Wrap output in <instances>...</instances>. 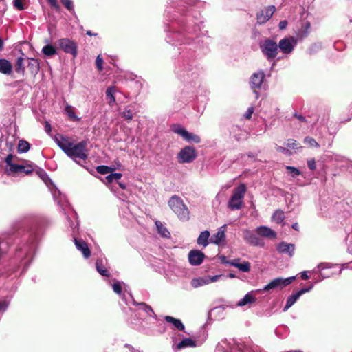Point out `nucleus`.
<instances>
[{"label": "nucleus", "instance_id": "6e6d98bb", "mask_svg": "<svg viewBox=\"0 0 352 352\" xmlns=\"http://www.w3.org/2000/svg\"><path fill=\"white\" fill-rule=\"evenodd\" d=\"M253 112H254V108L253 107L248 108V111H246V113L244 115V117L246 119H250Z\"/></svg>", "mask_w": 352, "mask_h": 352}, {"label": "nucleus", "instance_id": "bb28decb", "mask_svg": "<svg viewBox=\"0 0 352 352\" xmlns=\"http://www.w3.org/2000/svg\"><path fill=\"white\" fill-rule=\"evenodd\" d=\"M116 93V87L112 86L107 88L106 91V97L109 100L108 103L109 105L113 106L116 103V98L114 94Z\"/></svg>", "mask_w": 352, "mask_h": 352}, {"label": "nucleus", "instance_id": "4c0bfd02", "mask_svg": "<svg viewBox=\"0 0 352 352\" xmlns=\"http://www.w3.org/2000/svg\"><path fill=\"white\" fill-rule=\"evenodd\" d=\"M114 170H115V168H112V167H109V166H104V165L98 166L96 168L97 172L100 174H103V175L109 173L113 171Z\"/></svg>", "mask_w": 352, "mask_h": 352}, {"label": "nucleus", "instance_id": "aec40b11", "mask_svg": "<svg viewBox=\"0 0 352 352\" xmlns=\"http://www.w3.org/2000/svg\"><path fill=\"white\" fill-rule=\"evenodd\" d=\"M228 263L231 266L238 268L243 272H248L250 270V263L248 261H243L241 263L239 262V259H234L228 262Z\"/></svg>", "mask_w": 352, "mask_h": 352}, {"label": "nucleus", "instance_id": "052dcab7", "mask_svg": "<svg viewBox=\"0 0 352 352\" xmlns=\"http://www.w3.org/2000/svg\"><path fill=\"white\" fill-rule=\"evenodd\" d=\"M287 21H285V20H283V21H280L279 25H278L279 28H280V30H284V29H285V28H286V27H287Z\"/></svg>", "mask_w": 352, "mask_h": 352}, {"label": "nucleus", "instance_id": "2f4dec72", "mask_svg": "<svg viewBox=\"0 0 352 352\" xmlns=\"http://www.w3.org/2000/svg\"><path fill=\"white\" fill-rule=\"evenodd\" d=\"M96 270L100 274L103 276H109V274L108 273L107 270L103 265L102 259H98L96 262Z\"/></svg>", "mask_w": 352, "mask_h": 352}, {"label": "nucleus", "instance_id": "09e8293b", "mask_svg": "<svg viewBox=\"0 0 352 352\" xmlns=\"http://www.w3.org/2000/svg\"><path fill=\"white\" fill-rule=\"evenodd\" d=\"M112 287H113L114 292H116L118 295L122 294V286H121V283L120 282L117 281V282L114 283L113 285H112Z\"/></svg>", "mask_w": 352, "mask_h": 352}, {"label": "nucleus", "instance_id": "864d4df0", "mask_svg": "<svg viewBox=\"0 0 352 352\" xmlns=\"http://www.w3.org/2000/svg\"><path fill=\"white\" fill-rule=\"evenodd\" d=\"M286 145L288 148H290L292 149H295L298 148V143L294 140H289Z\"/></svg>", "mask_w": 352, "mask_h": 352}, {"label": "nucleus", "instance_id": "e2e57ef3", "mask_svg": "<svg viewBox=\"0 0 352 352\" xmlns=\"http://www.w3.org/2000/svg\"><path fill=\"white\" fill-rule=\"evenodd\" d=\"M67 220L70 224V227H71L72 230H74L78 226V222H76V224L75 225V223L71 221V219L69 217H67Z\"/></svg>", "mask_w": 352, "mask_h": 352}, {"label": "nucleus", "instance_id": "39448f33", "mask_svg": "<svg viewBox=\"0 0 352 352\" xmlns=\"http://www.w3.org/2000/svg\"><path fill=\"white\" fill-rule=\"evenodd\" d=\"M295 276L289 278H276L266 285L263 289L257 290L258 292H267L274 289H283L289 285L294 280Z\"/></svg>", "mask_w": 352, "mask_h": 352}, {"label": "nucleus", "instance_id": "72a5a7b5", "mask_svg": "<svg viewBox=\"0 0 352 352\" xmlns=\"http://www.w3.org/2000/svg\"><path fill=\"white\" fill-rule=\"evenodd\" d=\"M140 307V309L144 311L148 316L156 318L157 316L153 311L151 306L146 305L144 302H140L138 304Z\"/></svg>", "mask_w": 352, "mask_h": 352}, {"label": "nucleus", "instance_id": "603ef678", "mask_svg": "<svg viewBox=\"0 0 352 352\" xmlns=\"http://www.w3.org/2000/svg\"><path fill=\"white\" fill-rule=\"evenodd\" d=\"M14 6L19 10H23L24 9V6L22 3V0H14L13 1Z\"/></svg>", "mask_w": 352, "mask_h": 352}, {"label": "nucleus", "instance_id": "79ce46f5", "mask_svg": "<svg viewBox=\"0 0 352 352\" xmlns=\"http://www.w3.org/2000/svg\"><path fill=\"white\" fill-rule=\"evenodd\" d=\"M120 115L122 118L129 121L131 120L133 118V112L130 109H124L122 113H120Z\"/></svg>", "mask_w": 352, "mask_h": 352}, {"label": "nucleus", "instance_id": "6e6552de", "mask_svg": "<svg viewBox=\"0 0 352 352\" xmlns=\"http://www.w3.org/2000/svg\"><path fill=\"white\" fill-rule=\"evenodd\" d=\"M296 44L297 40L294 37H285L279 41L278 47L283 53L289 54L292 52Z\"/></svg>", "mask_w": 352, "mask_h": 352}, {"label": "nucleus", "instance_id": "5701e85b", "mask_svg": "<svg viewBox=\"0 0 352 352\" xmlns=\"http://www.w3.org/2000/svg\"><path fill=\"white\" fill-rule=\"evenodd\" d=\"M26 64L28 67L32 74H36L39 70V63L38 60L32 58H26Z\"/></svg>", "mask_w": 352, "mask_h": 352}, {"label": "nucleus", "instance_id": "a211bd4d", "mask_svg": "<svg viewBox=\"0 0 352 352\" xmlns=\"http://www.w3.org/2000/svg\"><path fill=\"white\" fill-rule=\"evenodd\" d=\"M256 233L264 238H268V239H276V233L272 230L271 228L261 226H258L256 229Z\"/></svg>", "mask_w": 352, "mask_h": 352}, {"label": "nucleus", "instance_id": "412c9836", "mask_svg": "<svg viewBox=\"0 0 352 352\" xmlns=\"http://www.w3.org/2000/svg\"><path fill=\"white\" fill-rule=\"evenodd\" d=\"M164 319L167 322L172 324L175 328L179 331H184L185 327L181 320L170 316H165Z\"/></svg>", "mask_w": 352, "mask_h": 352}, {"label": "nucleus", "instance_id": "680f3d73", "mask_svg": "<svg viewBox=\"0 0 352 352\" xmlns=\"http://www.w3.org/2000/svg\"><path fill=\"white\" fill-rule=\"evenodd\" d=\"M45 131L48 134H50L52 131L51 125L48 122H46L45 124Z\"/></svg>", "mask_w": 352, "mask_h": 352}, {"label": "nucleus", "instance_id": "de8ad7c7", "mask_svg": "<svg viewBox=\"0 0 352 352\" xmlns=\"http://www.w3.org/2000/svg\"><path fill=\"white\" fill-rule=\"evenodd\" d=\"M224 277L223 275H215V276H206L207 280L208 281V284L214 282H217L221 279V278Z\"/></svg>", "mask_w": 352, "mask_h": 352}, {"label": "nucleus", "instance_id": "f3484780", "mask_svg": "<svg viewBox=\"0 0 352 352\" xmlns=\"http://www.w3.org/2000/svg\"><path fill=\"white\" fill-rule=\"evenodd\" d=\"M74 241L76 248L82 253L84 257L86 258H89L91 252L87 243L80 239L74 238Z\"/></svg>", "mask_w": 352, "mask_h": 352}, {"label": "nucleus", "instance_id": "dca6fc26", "mask_svg": "<svg viewBox=\"0 0 352 352\" xmlns=\"http://www.w3.org/2000/svg\"><path fill=\"white\" fill-rule=\"evenodd\" d=\"M256 301L255 292L251 291L248 292L243 298L239 300L236 303L238 307H243L245 305H250Z\"/></svg>", "mask_w": 352, "mask_h": 352}, {"label": "nucleus", "instance_id": "3c124183", "mask_svg": "<svg viewBox=\"0 0 352 352\" xmlns=\"http://www.w3.org/2000/svg\"><path fill=\"white\" fill-rule=\"evenodd\" d=\"M12 155L11 154L7 155V157L5 159V162L7 164V168L6 171L8 172V169L9 168H11L12 165H16L15 164L12 163Z\"/></svg>", "mask_w": 352, "mask_h": 352}, {"label": "nucleus", "instance_id": "58836bf2", "mask_svg": "<svg viewBox=\"0 0 352 352\" xmlns=\"http://www.w3.org/2000/svg\"><path fill=\"white\" fill-rule=\"evenodd\" d=\"M122 175L121 173H114L107 175L105 177V180L107 183H111L114 180L118 181L122 177Z\"/></svg>", "mask_w": 352, "mask_h": 352}, {"label": "nucleus", "instance_id": "8fccbe9b", "mask_svg": "<svg viewBox=\"0 0 352 352\" xmlns=\"http://www.w3.org/2000/svg\"><path fill=\"white\" fill-rule=\"evenodd\" d=\"M331 264L329 263H320L318 266H317V268L316 269H314V272H316V270L318 271H322L324 269H326V268H330L331 267Z\"/></svg>", "mask_w": 352, "mask_h": 352}, {"label": "nucleus", "instance_id": "4468645a", "mask_svg": "<svg viewBox=\"0 0 352 352\" xmlns=\"http://www.w3.org/2000/svg\"><path fill=\"white\" fill-rule=\"evenodd\" d=\"M204 257V254L198 250H191L188 253V261L192 265H199Z\"/></svg>", "mask_w": 352, "mask_h": 352}, {"label": "nucleus", "instance_id": "e433bc0d", "mask_svg": "<svg viewBox=\"0 0 352 352\" xmlns=\"http://www.w3.org/2000/svg\"><path fill=\"white\" fill-rule=\"evenodd\" d=\"M172 131L175 133L180 135L184 139L187 135V131L180 125H173L172 126Z\"/></svg>", "mask_w": 352, "mask_h": 352}, {"label": "nucleus", "instance_id": "f704fd0d", "mask_svg": "<svg viewBox=\"0 0 352 352\" xmlns=\"http://www.w3.org/2000/svg\"><path fill=\"white\" fill-rule=\"evenodd\" d=\"M42 52L47 56H51L56 54V50L52 45H47L43 47Z\"/></svg>", "mask_w": 352, "mask_h": 352}, {"label": "nucleus", "instance_id": "4d7b16f0", "mask_svg": "<svg viewBox=\"0 0 352 352\" xmlns=\"http://www.w3.org/2000/svg\"><path fill=\"white\" fill-rule=\"evenodd\" d=\"M47 1L50 3L52 7H53L54 8H55L56 10L59 9V5L57 2V0H47Z\"/></svg>", "mask_w": 352, "mask_h": 352}, {"label": "nucleus", "instance_id": "a19ab883", "mask_svg": "<svg viewBox=\"0 0 352 352\" xmlns=\"http://www.w3.org/2000/svg\"><path fill=\"white\" fill-rule=\"evenodd\" d=\"M285 168L288 171V173L294 178L300 175V171L296 167L287 166Z\"/></svg>", "mask_w": 352, "mask_h": 352}, {"label": "nucleus", "instance_id": "f257e3e1", "mask_svg": "<svg viewBox=\"0 0 352 352\" xmlns=\"http://www.w3.org/2000/svg\"><path fill=\"white\" fill-rule=\"evenodd\" d=\"M168 206L179 219L182 221L189 219L188 209L179 197L176 195L173 196L168 201Z\"/></svg>", "mask_w": 352, "mask_h": 352}, {"label": "nucleus", "instance_id": "ddd939ff", "mask_svg": "<svg viewBox=\"0 0 352 352\" xmlns=\"http://www.w3.org/2000/svg\"><path fill=\"white\" fill-rule=\"evenodd\" d=\"M265 78V73L260 70L254 72L250 77V85L252 89L260 88Z\"/></svg>", "mask_w": 352, "mask_h": 352}, {"label": "nucleus", "instance_id": "f03ea898", "mask_svg": "<svg viewBox=\"0 0 352 352\" xmlns=\"http://www.w3.org/2000/svg\"><path fill=\"white\" fill-rule=\"evenodd\" d=\"M86 145L85 142H80L76 144L72 143V146H70L65 154L78 164V159L82 160L87 159Z\"/></svg>", "mask_w": 352, "mask_h": 352}, {"label": "nucleus", "instance_id": "0eeeda50", "mask_svg": "<svg viewBox=\"0 0 352 352\" xmlns=\"http://www.w3.org/2000/svg\"><path fill=\"white\" fill-rule=\"evenodd\" d=\"M172 349L175 352L184 349L188 347H196L201 345L202 342L198 343L195 340L190 338L183 339L179 342H177L175 337H172Z\"/></svg>", "mask_w": 352, "mask_h": 352}, {"label": "nucleus", "instance_id": "ea45409f", "mask_svg": "<svg viewBox=\"0 0 352 352\" xmlns=\"http://www.w3.org/2000/svg\"><path fill=\"white\" fill-rule=\"evenodd\" d=\"M184 140L189 141V142L190 141L194 142L195 143H199L201 142V139L198 135H197L194 133H189L188 131H187V135H186Z\"/></svg>", "mask_w": 352, "mask_h": 352}, {"label": "nucleus", "instance_id": "4be33fe9", "mask_svg": "<svg viewBox=\"0 0 352 352\" xmlns=\"http://www.w3.org/2000/svg\"><path fill=\"white\" fill-rule=\"evenodd\" d=\"M225 227L226 226L221 227L217 232L212 236L211 239L212 243L218 245L225 240Z\"/></svg>", "mask_w": 352, "mask_h": 352}, {"label": "nucleus", "instance_id": "774afa93", "mask_svg": "<svg viewBox=\"0 0 352 352\" xmlns=\"http://www.w3.org/2000/svg\"><path fill=\"white\" fill-rule=\"evenodd\" d=\"M301 278L303 279V280H307L309 279V276L307 274V272L306 271H304L301 273Z\"/></svg>", "mask_w": 352, "mask_h": 352}, {"label": "nucleus", "instance_id": "13d9d810", "mask_svg": "<svg viewBox=\"0 0 352 352\" xmlns=\"http://www.w3.org/2000/svg\"><path fill=\"white\" fill-rule=\"evenodd\" d=\"M313 287H314V285H311V286H309L308 287L302 288V289L299 290L298 292L300 295H302L303 294L311 291Z\"/></svg>", "mask_w": 352, "mask_h": 352}, {"label": "nucleus", "instance_id": "393cba45", "mask_svg": "<svg viewBox=\"0 0 352 352\" xmlns=\"http://www.w3.org/2000/svg\"><path fill=\"white\" fill-rule=\"evenodd\" d=\"M155 226L157 230V232L164 238L169 239L170 237V233L168 229L162 224L160 221H155Z\"/></svg>", "mask_w": 352, "mask_h": 352}, {"label": "nucleus", "instance_id": "20e7f679", "mask_svg": "<svg viewBox=\"0 0 352 352\" xmlns=\"http://www.w3.org/2000/svg\"><path fill=\"white\" fill-rule=\"evenodd\" d=\"M260 48L269 61L274 60L278 54V45L271 39L267 38L261 42L260 43Z\"/></svg>", "mask_w": 352, "mask_h": 352}, {"label": "nucleus", "instance_id": "37998d69", "mask_svg": "<svg viewBox=\"0 0 352 352\" xmlns=\"http://www.w3.org/2000/svg\"><path fill=\"white\" fill-rule=\"evenodd\" d=\"M304 143L311 146V147H319L318 143L315 140V139L310 138V137H306L304 139Z\"/></svg>", "mask_w": 352, "mask_h": 352}, {"label": "nucleus", "instance_id": "6ab92c4d", "mask_svg": "<svg viewBox=\"0 0 352 352\" xmlns=\"http://www.w3.org/2000/svg\"><path fill=\"white\" fill-rule=\"evenodd\" d=\"M294 245L287 243L285 242L280 243L277 245V250L282 254H287L289 256H292L294 254Z\"/></svg>", "mask_w": 352, "mask_h": 352}, {"label": "nucleus", "instance_id": "c03bdc74", "mask_svg": "<svg viewBox=\"0 0 352 352\" xmlns=\"http://www.w3.org/2000/svg\"><path fill=\"white\" fill-rule=\"evenodd\" d=\"M10 302L6 299H3L0 300V313H3L6 311L7 308L8 307Z\"/></svg>", "mask_w": 352, "mask_h": 352}, {"label": "nucleus", "instance_id": "2eb2a0df", "mask_svg": "<svg viewBox=\"0 0 352 352\" xmlns=\"http://www.w3.org/2000/svg\"><path fill=\"white\" fill-rule=\"evenodd\" d=\"M55 142L60 147V148L65 153L72 146V142L69 141V138L62 135H57L54 138Z\"/></svg>", "mask_w": 352, "mask_h": 352}, {"label": "nucleus", "instance_id": "5fc2aeb1", "mask_svg": "<svg viewBox=\"0 0 352 352\" xmlns=\"http://www.w3.org/2000/svg\"><path fill=\"white\" fill-rule=\"evenodd\" d=\"M307 166L311 170H315L316 168V161L314 159L307 160Z\"/></svg>", "mask_w": 352, "mask_h": 352}, {"label": "nucleus", "instance_id": "7c9ffc66", "mask_svg": "<svg viewBox=\"0 0 352 352\" xmlns=\"http://www.w3.org/2000/svg\"><path fill=\"white\" fill-rule=\"evenodd\" d=\"M301 295L299 294L298 292H297L295 294H293L290 296L288 297L287 300V302L285 306L283 308V311H287L289 308H290L296 302V300L300 298Z\"/></svg>", "mask_w": 352, "mask_h": 352}, {"label": "nucleus", "instance_id": "a878e982", "mask_svg": "<svg viewBox=\"0 0 352 352\" xmlns=\"http://www.w3.org/2000/svg\"><path fill=\"white\" fill-rule=\"evenodd\" d=\"M190 285L194 288H198L206 285H208L206 276L202 277L193 278L191 280Z\"/></svg>", "mask_w": 352, "mask_h": 352}, {"label": "nucleus", "instance_id": "338daca9", "mask_svg": "<svg viewBox=\"0 0 352 352\" xmlns=\"http://www.w3.org/2000/svg\"><path fill=\"white\" fill-rule=\"evenodd\" d=\"M294 116L301 122H306L305 118L301 115H298V114L295 113Z\"/></svg>", "mask_w": 352, "mask_h": 352}, {"label": "nucleus", "instance_id": "c9c22d12", "mask_svg": "<svg viewBox=\"0 0 352 352\" xmlns=\"http://www.w3.org/2000/svg\"><path fill=\"white\" fill-rule=\"evenodd\" d=\"M30 147V144L25 140H20L18 144V151L19 153H26L29 151Z\"/></svg>", "mask_w": 352, "mask_h": 352}, {"label": "nucleus", "instance_id": "bf43d9fd", "mask_svg": "<svg viewBox=\"0 0 352 352\" xmlns=\"http://www.w3.org/2000/svg\"><path fill=\"white\" fill-rule=\"evenodd\" d=\"M39 175L45 182H46L47 179H49L47 173L43 170L40 171Z\"/></svg>", "mask_w": 352, "mask_h": 352}, {"label": "nucleus", "instance_id": "473e14b6", "mask_svg": "<svg viewBox=\"0 0 352 352\" xmlns=\"http://www.w3.org/2000/svg\"><path fill=\"white\" fill-rule=\"evenodd\" d=\"M285 219L284 212L281 210H276L272 216V220L276 223H282Z\"/></svg>", "mask_w": 352, "mask_h": 352}, {"label": "nucleus", "instance_id": "c85d7f7f", "mask_svg": "<svg viewBox=\"0 0 352 352\" xmlns=\"http://www.w3.org/2000/svg\"><path fill=\"white\" fill-rule=\"evenodd\" d=\"M25 62L26 58L23 57H18L16 61L15 71L16 73L24 74L25 73Z\"/></svg>", "mask_w": 352, "mask_h": 352}, {"label": "nucleus", "instance_id": "a18cd8bd", "mask_svg": "<svg viewBox=\"0 0 352 352\" xmlns=\"http://www.w3.org/2000/svg\"><path fill=\"white\" fill-rule=\"evenodd\" d=\"M103 58H102L101 55H98L96 60V65L97 69L100 72H101L103 69Z\"/></svg>", "mask_w": 352, "mask_h": 352}, {"label": "nucleus", "instance_id": "49530a36", "mask_svg": "<svg viewBox=\"0 0 352 352\" xmlns=\"http://www.w3.org/2000/svg\"><path fill=\"white\" fill-rule=\"evenodd\" d=\"M60 1L69 11H74V5L72 0H60Z\"/></svg>", "mask_w": 352, "mask_h": 352}, {"label": "nucleus", "instance_id": "9b49d317", "mask_svg": "<svg viewBox=\"0 0 352 352\" xmlns=\"http://www.w3.org/2000/svg\"><path fill=\"white\" fill-rule=\"evenodd\" d=\"M35 166L32 164H16L12 165L11 168L8 169V172L10 173H23L28 175L32 173L34 170Z\"/></svg>", "mask_w": 352, "mask_h": 352}, {"label": "nucleus", "instance_id": "423d86ee", "mask_svg": "<svg viewBox=\"0 0 352 352\" xmlns=\"http://www.w3.org/2000/svg\"><path fill=\"white\" fill-rule=\"evenodd\" d=\"M197 157V153L194 148L186 146L177 154V160L179 163H190Z\"/></svg>", "mask_w": 352, "mask_h": 352}, {"label": "nucleus", "instance_id": "7ed1b4c3", "mask_svg": "<svg viewBox=\"0 0 352 352\" xmlns=\"http://www.w3.org/2000/svg\"><path fill=\"white\" fill-rule=\"evenodd\" d=\"M245 192L246 186L243 184H241L234 188L233 195L228 201V207L231 210H239L241 208Z\"/></svg>", "mask_w": 352, "mask_h": 352}, {"label": "nucleus", "instance_id": "9d476101", "mask_svg": "<svg viewBox=\"0 0 352 352\" xmlns=\"http://www.w3.org/2000/svg\"><path fill=\"white\" fill-rule=\"evenodd\" d=\"M243 237L246 243L254 246H263L262 241L251 230H244Z\"/></svg>", "mask_w": 352, "mask_h": 352}, {"label": "nucleus", "instance_id": "0e129e2a", "mask_svg": "<svg viewBox=\"0 0 352 352\" xmlns=\"http://www.w3.org/2000/svg\"><path fill=\"white\" fill-rule=\"evenodd\" d=\"M124 352H134V349L131 346L126 344L124 346Z\"/></svg>", "mask_w": 352, "mask_h": 352}, {"label": "nucleus", "instance_id": "c756f323", "mask_svg": "<svg viewBox=\"0 0 352 352\" xmlns=\"http://www.w3.org/2000/svg\"><path fill=\"white\" fill-rule=\"evenodd\" d=\"M210 236V232L207 230L201 232L197 239V243L199 245L206 247L208 244V238Z\"/></svg>", "mask_w": 352, "mask_h": 352}, {"label": "nucleus", "instance_id": "cd10ccee", "mask_svg": "<svg viewBox=\"0 0 352 352\" xmlns=\"http://www.w3.org/2000/svg\"><path fill=\"white\" fill-rule=\"evenodd\" d=\"M65 112L69 118L72 121L78 122L80 120V118L76 115L74 107L72 106L67 104L65 107Z\"/></svg>", "mask_w": 352, "mask_h": 352}, {"label": "nucleus", "instance_id": "b1692460", "mask_svg": "<svg viewBox=\"0 0 352 352\" xmlns=\"http://www.w3.org/2000/svg\"><path fill=\"white\" fill-rule=\"evenodd\" d=\"M12 66L10 61L6 59H0V72L4 74H10L12 72Z\"/></svg>", "mask_w": 352, "mask_h": 352}, {"label": "nucleus", "instance_id": "1a4fd4ad", "mask_svg": "<svg viewBox=\"0 0 352 352\" xmlns=\"http://www.w3.org/2000/svg\"><path fill=\"white\" fill-rule=\"evenodd\" d=\"M59 47L65 53H69L76 56L77 54V46L76 43L68 38H60L58 41Z\"/></svg>", "mask_w": 352, "mask_h": 352}, {"label": "nucleus", "instance_id": "69168bd1", "mask_svg": "<svg viewBox=\"0 0 352 352\" xmlns=\"http://www.w3.org/2000/svg\"><path fill=\"white\" fill-rule=\"evenodd\" d=\"M276 150L279 152L284 153H287L288 152V149H287L285 147H282V146H279L276 147Z\"/></svg>", "mask_w": 352, "mask_h": 352}, {"label": "nucleus", "instance_id": "f8f14e48", "mask_svg": "<svg viewBox=\"0 0 352 352\" xmlns=\"http://www.w3.org/2000/svg\"><path fill=\"white\" fill-rule=\"evenodd\" d=\"M276 10L274 6H270L265 8L257 14L256 19L258 24H263L267 22L273 15Z\"/></svg>", "mask_w": 352, "mask_h": 352}]
</instances>
